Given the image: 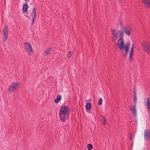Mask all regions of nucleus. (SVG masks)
<instances>
[{
    "mask_svg": "<svg viewBox=\"0 0 150 150\" xmlns=\"http://www.w3.org/2000/svg\"><path fill=\"white\" fill-rule=\"evenodd\" d=\"M118 33V36L120 37V38L117 41L116 46L118 48L125 51V53L124 54V56L126 57L127 56L128 53L129 48L131 45L130 42L128 41L126 44H125L123 42V32L120 30L119 31Z\"/></svg>",
    "mask_w": 150,
    "mask_h": 150,
    "instance_id": "1",
    "label": "nucleus"
},
{
    "mask_svg": "<svg viewBox=\"0 0 150 150\" xmlns=\"http://www.w3.org/2000/svg\"><path fill=\"white\" fill-rule=\"evenodd\" d=\"M59 114L60 120L62 122H65L68 117L69 112L68 107L65 106L61 107Z\"/></svg>",
    "mask_w": 150,
    "mask_h": 150,
    "instance_id": "2",
    "label": "nucleus"
},
{
    "mask_svg": "<svg viewBox=\"0 0 150 150\" xmlns=\"http://www.w3.org/2000/svg\"><path fill=\"white\" fill-rule=\"evenodd\" d=\"M19 87V84L18 82H13L9 87L8 91L10 93H12L16 91Z\"/></svg>",
    "mask_w": 150,
    "mask_h": 150,
    "instance_id": "3",
    "label": "nucleus"
},
{
    "mask_svg": "<svg viewBox=\"0 0 150 150\" xmlns=\"http://www.w3.org/2000/svg\"><path fill=\"white\" fill-rule=\"evenodd\" d=\"M24 47L27 54L29 55H32L33 53L32 47L30 44L28 42L24 43Z\"/></svg>",
    "mask_w": 150,
    "mask_h": 150,
    "instance_id": "4",
    "label": "nucleus"
},
{
    "mask_svg": "<svg viewBox=\"0 0 150 150\" xmlns=\"http://www.w3.org/2000/svg\"><path fill=\"white\" fill-rule=\"evenodd\" d=\"M142 47L145 52L150 55V43L144 42L142 44Z\"/></svg>",
    "mask_w": 150,
    "mask_h": 150,
    "instance_id": "5",
    "label": "nucleus"
},
{
    "mask_svg": "<svg viewBox=\"0 0 150 150\" xmlns=\"http://www.w3.org/2000/svg\"><path fill=\"white\" fill-rule=\"evenodd\" d=\"M121 25L122 31L123 32H124L126 35L128 36H130L131 35L130 31L131 30L130 28L128 26H123L122 23L121 24Z\"/></svg>",
    "mask_w": 150,
    "mask_h": 150,
    "instance_id": "6",
    "label": "nucleus"
},
{
    "mask_svg": "<svg viewBox=\"0 0 150 150\" xmlns=\"http://www.w3.org/2000/svg\"><path fill=\"white\" fill-rule=\"evenodd\" d=\"M120 30H119L117 33L116 30L115 29H112L111 30V32L112 34V38L113 42H115L116 40L117 37L118 33V32ZM118 37H119L118 36Z\"/></svg>",
    "mask_w": 150,
    "mask_h": 150,
    "instance_id": "7",
    "label": "nucleus"
},
{
    "mask_svg": "<svg viewBox=\"0 0 150 150\" xmlns=\"http://www.w3.org/2000/svg\"><path fill=\"white\" fill-rule=\"evenodd\" d=\"M30 18H32V24H33L34 19L36 18V9L34 8L30 13Z\"/></svg>",
    "mask_w": 150,
    "mask_h": 150,
    "instance_id": "8",
    "label": "nucleus"
},
{
    "mask_svg": "<svg viewBox=\"0 0 150 150\" xmlns=\"http://www.w3.org/2000/svg\"><path fill=\"white\" fill-rule=\"evenodd\" d=\"M144 138L145 139L149 140L150 139V131L148 129L145 130L144 131Z\"/></svg>",
    "mask_w": 150,
    "mask_h": 150,
    "instance_id": "9",
    "label": "nucleus"
},
{
    "mask_svg": "<svg viewBox=\"0 0 150 150\" xmlns=\"http://www.w3.org/2000/svg\"><path fill=\"white\" fill-rule=\"evenodd\" d=\"M130 110L132 113L134 115L136 116V105L135 104H134V105H131Z\"/></svg>",
    "mask_w": 150,
    "mask_h": 150,
    "instance_id": "10",
    "label": "nucleus"
},
{
    "mask_svg": "<svg viewBox=\"0 0 150 150\" xmlns=\"http://www.w3.org/2000/svg\"><path fill=\"white\" fill-rule=\"evenodd\" d=\"M144 103L145 105L148 108V111L149 112L150 110V101L149 97L145 98L144 100Z\"/></svg>",
    "mask_w": 150,
    "mask_h": 150,
    "instance_id": "11",
    "label": "nucleus"
},
{
    "mask_svg": "<svg viewBox=\"0 0 150 150\" xmlns=\"http://www.w3.org/2000/svg\"><path fill=\"white\" fill-rule=\"evenodd\" d=\"M142 2L146 8H150V0H144Z\"/></svg>",
    "mask_w": 150,
    "mask_h": 150,
    "instance_id": "12",
    "label": "nucleus"
},
{
    "mask_svg": "<svg viewBox=\"0 0 150 150\" xmlns=\"http://www.w3.org/2000/svg\"><path fill=\"white\" fill-rule=\"evenodd\" d=\"M134 52L133 45H132V48L131 49L129 55V59L130 61H131L132 59V55Z\"/></svg>",
    "mask_w": 150,
    "mask_h": 150,
    "instance_id": "13",
    "label": "nucleus"
},
{
    "mask_svg": "<svg viewBox=\"0 0 150 150\" xmlns=\"http://www.w3.org/2000/svg\"><path fill=\"white\" fill-rule=\"evenodd\" d=\"M8 28L6 25L5 26L3 29V33L8 34Z\"/></svg>",
    "mask_w": 150,
    "mask_h": 150,
    "instance_id": "14",
    "label": "nucleus"
},
{
    "mask_svg": "<svg viewBox=\"0 0 150 150\" xmlns=\"http://www.w3.org/2000/svg\"><path fill=\"white\" fill-rule=\"evenodd\" d=\"M51 49L50 48H49L47 49L45 51H44V53L46 55H47L51 53Z\"/></svg>",
    "mask_w": 150,
    "mask_h": 150,
    "instance_id": "15",
    "label": "nucleus"
},
{
    "mask_svg": "<svg viewBox=\"0 0 150 150\" xmlns=\"http://www.w3.org/2000/svg\"><path fill=\"white\" fill-rule=\"evenodd\" d=\"M8 34L3 33V37H2L3 41L4 42L6 41L8 38Z\"/></svg>",
    "mask_w": 150,
    "mask_h": 150,
    "instance_id": "16",
    "label": "nucleus"
},
{
    "mask_svg": "<svg viewBox=\"0 0 150 150\" xmlns=\"http://www.w3.org/2000/svg\"><path fill=\"white\" fill-rule=\"evenodd\" d=\"M91 104L90 103H87L85 106L86 109V110H89L91 109Z\"/></svg>",
    "mask_w": 150,
    "mask_h": 150,
    "instance_id": "17",
    "label": "nucleus"
},
{
    "mask_svg": "<svg viewBox=\"0 0 150 150\" xmlns=\"http://www.w3.org/2000/svg\"><path fill=\"white\" fill-rule=\"evenodd\" d=\"M61 99V96L60 95H58L57 98L55 99L54 102L56 103H57L59 102Z\"/></svg>",
    "mask_w": 150,
    "mask_h": 150,
    "instance_id": "18",
    "label": "nucleus"
},
{
    "mask_svg": "<svg viewBox=\"0 0 150 150\" xmlns=\"http://www.w3.org/2000/svg\"><path fill=\"white\" fill-rule=\"evenodd\" d=\"M28 7V6L27 4H25L23 5V10L24 12H25L27 11Z\"/></svg>",
    "mask_w": 150,
    "mask_h": 150,
    "instance_id": "19",
    "label": "nucleus"
},
{
    "mask_svg": "<svg viewBox=\"0 0 150 150\" xmlns=\"http://www.w3.org/2000/svg\"><path fill=\"white\" fill-rule=\"evenodd\" d=\"M101 120L103 124L104 125H105L106 124V122L104 117H102V119Z\"/></svg>",
    "mask_w": 150,
    "mask_h": 150,
    "instance_id": "20",
    "label": "nucleus"
},
{
    "mask_svg": "<svg viewBox=\"0 0 150 150\" xmlns=\"http://www.w3.org/2000/svg\"><path fill=\"white\" fill-rule=\"evenodd\" d=\"M87 147L89 150H90L92 148V146L91 144H88L87 145Z\"/></svg>",
    "mask_w": 150,
    "mask_h": 150,
    "instance_id": "21",
    "label": "nucleus"
},
{
    "mask_svg": "<svg viewBox=\"0 0 150 150\" xmlns=\"http://www.w3.org/2000/svg\"><path fill=\"white\" fill-rule=\"evenodd\" d=\"M134 104L136 105V93L135 92L134 93Z\"/></svg>",
    "mask_w": 150,
    "mask_h": 150,
    "instance_id": "22",
    "label": "nucleus"
},
{
    "mask_svg": "<svg viewBox=\"0 0 150 150\" xmlns=\"http://www.w3.org/2000/svg\"><path fill=\"white\" fill-rule=\"evenodd\" d=\"M102 99L101 98H100L98 102V104L100 105H101L102 103Z\"/></svg>",
    "mask_w": 150,
    "mask_h": 150,
    "instance_id": "23",
    "label": "nucleus"
},
{
    "mask_svg": "<svg viewBox=\"0 0 150 150\" xmlns=\"http://www.w3.org/2000/svg\"><path fill=\"white\" fill-rule=\"evenodd\" d=\"M128 135L129 137V139L131 140L132 139V134L131 133H129L128 134Z\"/></svg>",
    "mask_w": 150,
    "mask_h": 150,
    "instance_id": "24",
    "label": "nucleus"
},
{
    "mask_svg": "<svg viewBox=\"0 0 150 150\" xmlns=\"http://www.w3.org/2000/svg\"><path fill=\"white\" fill-rule=\"evenodd\" d=\"M71 55V51H69L67 54L68 57L70 58Z\"/></svg>",
    "mask_w": 150,
    "mask_h": 150,
    "instance_id": "25",
    "label": "nucleus"
},
{
    "mask_svg": "<svg viewBox=\"0 0 150 150\" xmlns=\"http://www.w3.org/2000/svg\"><path fill=\"white\" fill-rule=\"evenodd\" d=\"M88 113H91V111H88Z\"/></svg>",
    "mask_w": 150,
    "mask_h": 150,
    "instance_id": "26",
    "label": "nucleus"
},
{
    "mask_svg": "<svg viewBox=\"0 0 150 150\" xmlns=\"http://www.w3.org/2000/svg\"><path fill=\"white\" fill-rule=\"evenodd\" d=\"M144 0H142V1H144Z\"/></svg>",
    "mask_w": 150,
    "mask_h": 150,
    "instance_id": "27",
    "label": "nucleus"
}]
</instances>
